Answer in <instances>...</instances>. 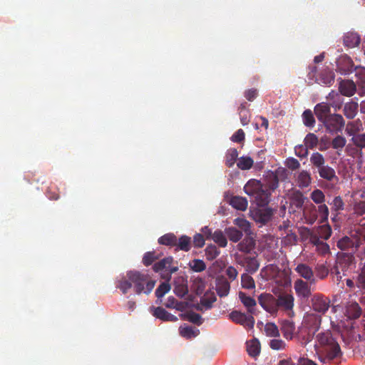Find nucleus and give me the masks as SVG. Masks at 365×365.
<instances>
[{"instance_id":"f257e3e1","label":"nucleus","mask_w":365,"mask_h":365,"mask_svg":"<svg viewBox=\"0 0 365 365\" xmlns=\"http://www.w3.org/2000/svg\"><path fill=\"white\" fill-rule=\"evenodd\" d=\"M183 300L178 301L176 298H160L157 304H162L168 309H175L178 311L185 312L181 314L183 319L190 321L192 323L200 324L202 323L201 317L198 314L190 312L189 310L195 309L198 311H206L212 307L216 298H200V302L195 304V298H182Z\"/></svg>"},{"instance_id":"f03ea898","label":"nucleus","mask_w":365,"mask_h":365,"mask_svg":"<svg viewBox=\"0 0 365 365\" xmlns=\"http://www.w3.org/2000/svg\"><path fill=\"white\" fill-rule=\"evenodd\" d=\"M316 354L320 361L326 363L341 355L340 346L330 331L319 333L314 344Z\"/></svg>"},{"instance_id":"7ed1b4c3","label":"nucleus","mask_w":365,"mask_h":365,"mask_svg":"<svg viewBox=\"0 0 365 365\" xmlns=\"http://www.w3.org/2000/svg\"><path fill=\"white\" fill-rule=\"evenodd\" d=\"M336 246L339 249L342 251H346V253H343L341 255H339L337 258L336 265L334 269L336 273L337 274H340L339 269L342 271L344 269L348 268V267L351 264L354 260V253L358 248V246L354 242V239L350 237H343L341 238L336 244Z\"/></svg>"},{"instance_id":"20e7f679","label":"nucleus","mask_w":365,"mask_h":365,"mask_svg":"<svg viewBox=\"0 0 365 365\" xmlns=\"http://www.w3.org/2000/svg\"><path fill=\"white\" fill-rule=\"evenodd\" d=\"M310 165L314 173L328 182H337L339 178L335 170L327 163V160L323 154L319 152H314L309 158Z\"/></svg>"},{"instance_id":"39448f33","label":"nucleus","mask_w":365,"mask_h":365,"mask_svg":"<svg viewBox=\"0 0 365 365\" xmlns=\"http://www.w3.org/2000/svg\"><path fill=\"white\" fill-rule=\"evenodd\" d=\"M127 277L133 283L135 292L138 295H148L156 283V281L153 279L149 274L139 271H130L127 273Z\"/></svg>"},{"instance_id":"423d86ee","label":"nucleus","mask_w":365,"mask_h":365,"mask_svg":"<svg viewBox=\"0 0 365 365\" xmlns=\"http://www.w3.org/2000/svg\"><path fill=\"white\" fill-rule=\"evenodd\" d=\"M259 302L269 313H274L278 309L291 310L294 305L293 298H259Z\"/></svg>"},{"instance_id":"0eeeda50","label":"nucleus","mask_w":365,"mask_h":365,"mask_svg":"<svg viewBox=\"0 0 365 365\" xmlns=\"http://www.w3.org/2000/svg\"><path fill=\"white\" fill-rule=\"evenodd\" d=\"M317 68L315 66H309L308 76L314 78L316 83L320 85L331 86L334 81V73L329 68H324L317 75Z\"/></svg>"},{"instance_id":"6e6552de","label":"nucleus","mask_w":365,"mask_h":365,"mask_svg":"<svg viewBox=\"0 0 365 365\" xmlns=\"http://www.w3.org/2000/svg\"><path fill=\"white\" fill-rule=\"evenodd\" d=\"M237 262L241 266L244 267L245 270L249 274L255 273L259 267V262L257 258V255L255 252L254 255H240L236 257Z\"/></svg>"},{"instance_id":"1a4fd4ad","label":"nucleus","mask_w":365,"mask_h":365,"mask_svg":"<svg viewBox=\"0 0 365 365\" xmlns=\"http://www.w3.org/2000/svg\"><path fill=\"white\" fill-rule=\"evenodd\" d=\"M323 125L330 133L341 132L345 125V121L342 115L339 114H331L324 123Z\"/></svg>"},{"instance_id":"9d476101","label":"nucleus","mask_w":365,"mask_h":365,"mask_svg":"<svg viewBox=\"0 0 365 365\" xmlns=\"http://www.w3.org/2000/svg\"><path fill=\"white\" fill-rule=\"evenodd\" d=\"M354 63L347 55H341L336 60V71L341 75H349L354 71Z\"/></svg>"},{"instance_id":"9b49d317","label":"nucleus","mask_w":365,"mask_h":365,"mask_svg":"<svg viewBox=\"0 0 365 365\" xmlns=\"http://www.w3.org/2000/svg\"><path fill=\"white\" fill-rule=\"evenodd\" d=\"M229 317L234 322L240 324L248 329L253 328L255 324V319L252 317H248L245 314L237 311L232 312L230 314Z\"/></svg>"},{"instance_id":"f8f14e48","label":"nucleus","mask_w":365,"mask_h":365,"mask_svg":"<svg viewBox=\"0 0 365 365\" xmlns=\"http://www.w3.org/2000/svg\"><path fill=\"white\" fill-rule=\"evenodd\" d=\"M173 258L172 257H165L159 262L154 264L153 266V269L155 272H158L163 269H166L168 271V279L170 278V274L174 273L178 271V267H171V264L173 263Z\"/></svg>"},{"instance_id":"ddd939ff","label":"nucleus","mask_w":365,"mask_h":365,"mask_svg":"<svg viewBox=\"0 0 365 365\" xmlns=\"http://www.w3.org/2000/svg\"><path fill=\"white\" fill-rule=\"evenodd\" d=\"M295 272L302 278L309 282L310 284H314L316 282L312 269L307 264L299 263L294 269Z\"/></svg>"},{"instance_id":"4468645a","label":"nucleus","mask_w":365,"mask_h":365,"mask_svg":"<svg viewBox=\"0 0 365 365\" xmlns=\"http://www.w3.org/2000/svg\"><path fill=\"white\" fill-rule=\"evenodd\" d=\"M290 206L295 209H304L306 203H309V200L303 193L299 190L294 191L289 197Z\"/></svg>"},{"instance_id":"2eb2a0df","label":"nucleus","mask_w":365,"mask_h":365,"mask_svg":"<svg viewBox=\"0 0 365 365\" xmlns=\"http://www.w3.org/2000/svg\"><path fill=\"white\" fill-rule=\"evenodd\" d=\"M303 216L307 224L313 225L318 218L317 207L311 202L306 203L303 209Z\"/></svg>"},{"instance_id":"dca6fc26","label":"nucleus","mask_w":365,"mask_h":365,"mask_svg":"<svg viewBox=\"0 0 365 365\" xmlns=\"http://www.w3.org/2000/svg\"><path fill=\"white\" fill-rule=\"evenodd\" d=\"M339 91L341 95L351 97L356 93V84L352 80H340Z\"/></svg>"},{"instance_id":"f3484780","label":"nucleus","mask_w":365,"mask_h":365,"mask_svg":"<svg viewBox=\"0 0 365 365\" xmlns=\"http://www.w3.org/2000/svg\"><path fill=\"white\" fill-rule=\"evenodd\" d=\"M314 111L319 121L322 123L331 115L330 106L327 103L317 104Z\"/></svg>"},{"instance_id":"a211bd4d","label":"nucleus","mask_w":365,"mask_h":365,"mask_svg":"<svg viewBox=\"0 0 365 365\" xmlns=\"http://www.w3.org/2000/svg\"><path fill=\"white\" fill-rule=\"evenodd\" d=\"M351 236L354 239V242L358 247L365 244V222L359 223L355 226L351 232Z\"/></svg>"},{"instance_id":"6ab92c4d","label":"nucleus","mask_w":365,"mask_h":365,"mask_svg":"<svg viewBox=\"0 0 365 365\" xmlns=\"http://www.w3.org/2000/svg\"><path fill=\"white\" fill-rule=\"evenodd\" d=\"M270 192L263 185L257 190L253 198L258 206L267 205L269 202Z\"/></svg>"},{"instance_id":"aec40b11","label":"nucleus","mask_w":365,"mask_h":365,"mask_svg":"<svg viewBox=\"0 0 365 365\" xmlns=\"http://www.w3.org/2000/svg\"><path fill=\"white\" fill-rule=\"evenodd\" d=\"M310 284L303 281L302 279H297L294 282V289L296 293L299 297H309L311 294Z\"/></svg>"},{"instance_id":"412c9836","label":"nucleus","mask_w":365,"mask_h":365,"mask_svg":"<svg viewBox=\"0 0 365 365\" xmlns=\"http://www.w3.org/2000/svg\"><path fill=\"white\" fill-rule=\"evenodd\" d=\"M304 325L312 331L317 330L321 324V317L317 314H307L304 319Z\"/></svg>"},{"instance_id":"4be33fe9","label":"nucleus","mask_w":365,"mask_h":365,"mask_svg":"<svg viewBox=\"0 0 365 365\" xmlns=\"http://www.w3.org/2000/svg\"><path fill=\"white\" fill-rule=\"evenodd\" d=\"M150 311L152 312L153 316L163 321L174 322L177 321L178 319L176 317L169 314L162 307H151Z\"/></svg>"},{"instance_id":"5701e85b","label":"nucleus","mask_w":365,"mask_h":365,"mask_svg":"<svg viewBox=\"0 0 365 365\" xmlns=\"http://www.w3.org/2000/svg\"><path fill=\"white\" fill-rule=\"evenodd\" d=\"M230 284L225 278H219L216 280L215 289L219 297H226L230 292Z\"/></svg>"},{"instance_id":"b1692460","label":"nucleus","mask_w":365,"mask_h":365,"mask_svg":"<svg viewBox=\"0 0 365 365\" xmlns=\"http://www.w3.org/2000/svg\"><path fill=\"white\" fill-rule=\"evenodd\" d=\"M255 247V241L252 237H246L237 245V249L244 252V255H248L254 250Z\"/></svg>"},{"instance_id":"393cba45","label":"nucleus","mask_w":365,"mask_h":365,"mask_svg":"<svg viewBox=\"0 0 365 365\" xmlns=\"http://www.w3.org/2000/svg\"><path fill=\"white\" fill-rule=\"evenodd\" d=\"M297 182L299 187H307L312 182L311 173L305 170H301L297 175Z\"/></svg>"},{"instance_id":"a878e982","label":"nucleus","mask_w":365,"mask_h":365,"mask_svg":"<svg viewBox=\"0 0 365 365\" xmlns=\"http://www.w3.org/2000/svg\"><path fill=\"white\" fill-rule=\"evenodd\" d=\"M247 106V103L246 102H243L240 104L238 108L240 122L242 125H248L250 121L251 114Z\"/></svg>"},{"instance_id":"bb28decb","label":"nucleus","mask_w":365,"mask_h":365,"mask_svg":"<svg viewBox=\"0 0 365 365\" xmlns=\"http://www.w3.org/2000/svg\"><path fill=\"white\" fill-rule=\"evenodd\" d=\"M360 43V37L356 33L348 32L344 36V44L349 48H354Z\"/></svg>"},{"instance_id":"cd10ccee","label":"nucleus","mask_w":365,"mask_h":365,"mask_svg":"<svg viewBox=\"0 0 365 365\" xmlns=\"http://www.w3.org/2000/svg\"><path fill=\"white\" fill-rule=\"evenodd\" d=\"M229 203L234 208L241 211L246 210L248 205L247 199L240 196H232L230 198Z\"/></svg>"},{"instance_id":"c85d7f7f","label":"nucleus","mask_w":365,"mask_h":365,"mask_svg":"<svg viewBox=\"0 0 365 365\" xmlns=\"http://www.w3.org/2000/svg\"><path fill=\"white\" fill-rule=\"evenodd\" d=\"M359 104L356 102L350 101L344 104L343 113L349 119H353L357 114Z\"/></svg>"},{"instance_id":"c756f323","label":"nucleus","mask_w":365,"mask_h":365,"mask_svg":"<svg viewBox=\"0 0 365 365\" xmlns=\"http://www.w3.org/2000/svg\"><path fill=\"white\" fill-rule=\"evenodd\" d=\"M262 184L255 179L250 180L244 186L245 192L250 197H253L257 190L260 189Z\"/></svg>"},{"instance_id":"7c9ffc66","label":"nucleus","mask_w":365,"mask_h":365,"mask_svg":"<svg viewBox=\"0 0 365 365\" xmlns=\"http://www.w3.org/2000/svg\"><path fill=\"white\" fill-rule=\"evenodd\" d=\"M260 343L257 339H253L247 342V351L252 357H255L260 353Z\"/></svg>"},{"instance_id":"2f4dec72","label":"nucleus","mask_w":365,"mask_h":365,"mask_svg":"<svg viewBox=\"0 0 365 365\" xmlns=\"http://www.w3.org/2000/svg\"><path fill=\"white\" fill-rule=\"evenodd\" d=\"M327 298H313L312 307L313 309L319 312H326L329 306V302L327 300Z\"/></svg>"},{"instance_id":"473e14b6","label":"nucleus","mask_w":365,"mask_h":365,"mask_svg":"<svg viewBox=\"0 0 365 365\" xmlns=\"http://www.w3.org/2000/svg\"><path fill=\"white\" fill-rule=\"evenodd\" d=\"M191 237L182 235L179 239L177 238L175 247L178 250L188 252L191 248Z\"/></svg>"},{"instance_id":"72a5a7b5","label":"nucleus","mask_w":365,"mask_h":365,"mask_svg":"<svg viewBox=\"0 0 365 365\" xmlns=\"http://www.w3.org/2000/svg\"><path fill=\"white\" fill-rule=\"evenodd\" d=\"M282 331L287 339H292L295 331V327L293 322L285 321L282 325Z\"/></svg>"},{"instance_id":"f704fd0d","label":"nucleus","mask_w":365,"mask_h":365,"mask_svg":"<svg viewBox=\"0 0 365 365\" xmlns=\"http://www.w3.org/2000/svg\"><path fill=\"white\" fill-rule=\"evenodd\" d=\"M356 84L362 88H365V67L356 66L354 68Z\"/></svg>"},{"instance_id":"c9c22d12","label":"nucleus","mask_w":365,"mask_h":365,"mask_svg":"<svg viewBox=\"0 0 365 365\" xmlns=\"http://www.w3.org/2000/svg\"><path fill=\"white\" fill-rule=\"evenodd\" d=\"M345 314L349 318L355 319L360 317L361 310L358 304L351 303L346 307Z\"/></svg>"},{"instance_id":"e433bc0d","label":"nucleus","mask_w":365,"mask_h":365,"mask_svg":"<svg viewBox=\"0 0 365 365\" xmlns=\"http://www.w3.org/2000/svg\"><path fill=\"white\" fill-rule=\"evenodd\" d=\"M225 233L229 240L233 242H237L240 241L243 235L242 231L234 227L227 228L225 230Z\"/></svg>"},{"instance_id":"4c0bfd02","label":"nucleus","mask_w":365,"mask_h":365,"mask_svg":"<svg viewBox=\"0 0 365 365\" xmlns=\"http://www.w3.org/2000/svg\"><path fill=\"white\" fill-rule=\"evenodd\" d=\"M238 157V151L236 148H230L225 155V165L228 168L232 167Z\"/></svg>"},{"instance_id":"58836bf2","label":"nucleus","mask_w":365,"mask_h":365,"mask_svg":"<svg viewBox=\"0 0 365 365\" xmlns=\"http://www.w3.org/2000/svg\"><path fill=\"white\" fill-rule=\"evenodd\" d=\"M180 334L182 336L191 339L192 337H195L199 334V330L192 328L189 326H181L179 329Z\"/></svg>"},{"instance_id":"ea45409f","label":"nucleus","mask_w":365,"mask_h":365,"mask_svg":"<svg viewBox=\"0 0 365 365\" xmlns=\"http://www.w3.org/2000/svg\"><path fill=\"white\" fill-rule=\"evenodd\" d=\"M190 269L195 272H201L206 269L205 262L200 259H194L188 263Z\"/></svg>"},{"instance_id":"a19ab883","label":"nucleus","mask_w":365,"mask_h":365,"mask_svg":"<svg viewBox=\"0 0 365 365\" xmlns=\"http://www.w3.org/2000/svg\"><path fill=\"white\" fill-rule=\"evenodd\" d=\"M160 245L175 247L177 242V237L173 233H168L158 239Z\"/></svg>"},{"instance_id":"79ce46f5","label":"nucleus","mask_w":365,"mask_h":365,"mask_svg":"<svg viewBox=\"0 0 365 365\" xmlns=\"http://www.w3.org/2000/svg\"><path fill=\"white\" fill-rule=\"evenodd\" d=\"M277 270L278 267L277 266L274 264H269L261 269L260 274L266 279H269L274 277Z\"/></svg>"},{"instance_id":"37998d69","label":"nucleus","mask_w":365,"mask_h":365,"mask_svg":"<svg viewBox=\"0 0 365 365\" xmlns=\"http://www.w3.org/2000/svg\"><path fill=\"white\" fill-rule=\"evenodd\" d=\"M317 215L319 217V223H327L329 217V208L325 204L319 205L317 207Z\"/></svg>"},{"instance_id":"c03bdc74","label":"nucleus","mask_w":365,"mask_h":365,"mask_svg":"<svg viewBox=\"0 0 365 365\" xmlns=\"http://www.w3.org/2000/svg\"><path fill=\"white\" fill-rule=\"evenodd\" d=\"M254 163V160L252 158L249 156H242L238 159V162L237 163V167L242 170H249L250 169Z\"/></svg>"},{"instance_id":"a18cd8bd","label":"nucleus","mask_w":365,"mask_h":365,"mask_svg":"<svg viewBox=\"0 0 365 365\" xmlns=\"http://www.w3.org/2000/svg\"><path fill=\"white\" fill-rule=\"evenodd\" d=\"M242 287L247 289H254L255 288V283L254 279L250 275L249 273L242 274L241 276Z\"/></svg>"},{"instance_id":"49530a36","label":"nucleus","mask_w":365,"mask_h":365,"mask_svg":"<svg viewBox=\"0 0 365 365\" xmlns=\"http://www.w3.org/2000/svg\"><path fill=\"white\" fill-rule=\"evenodd\" d=\"M304 124L309 128H313L315 125V118L311 110H305L302 113Z\"/></svg>"},{"instance_id":"de8ad7c7","label":"nucleus","mask_w":365,"mask_h":365,"mask_svg":"<svg viewBox=\"0 0 365 365\" xmlns=\"http://www.w3.org/2000/svg\"><path fill=\"white\" fill-rule=\"evenodd\" d=\"M304 145L309 149H314L317 147L319 139L318 137L312 133H308L304 140Z\"/></svg>"},{"instance_id":"09e8293b","label":"nucleus","mask_w":365,"mask_h":365,"mask_svg":"<svg viewBox=\"0 0 365 365\" xmlns=\"http://www.w3.org/2000/svg\"><path fill=\"white\" fill-rule=\"evenodd\" d=\"M212 239L221 247H225L227 245V240L221 230L215 231L212 235Z\"/></svg>"},{"instance_id":"8fccbe9b","label":"nucleus","mask_w":365,"mask_h":365,"mask_svg":"<svg viewBox=\"0 0 365 365\" xmlns=\"http://www.w3.org/2000/svg\"><path fill=\"white\" fill-rule=\"evenodd\" d=\"M205 252L207 259L210 261L215 259L220 253L215 245H208Z\"/></svg>"},{"instance_id":"3c124183","label":"nucleus","mask_w":365,"mask_h":365,"mask_svg":"<svg viewBox=\"0 0 365 365\" xmlns=\"http://www.w3.org/2000/svg\"><path fill=\"white\" fill-rule=\"evenodd\" d=\"M205 289V282L201 278H197L193 281L191 289L195 292L197 295H201Z\"/></svg>"},{"instance_id":"603ef678","label":"nucleus","mask_w":365,"mask_h":365,"mask_svg":"<svg viewBox=\"0 0 365 365\" xmlns=\"http://www.w3.org/2000/svg\"><path fill=\"white\" fill-rule=\"evenodd\" d=\"M331 228L328 224L324 223V225L318 227V235L324 240H328L331 237Z\"/></svg>"},{"instance_id":"864d4df0","label":"nucleus","mask_w":365,"mask_h":365,"mask_svg":"<svg viewBox=\"0 0 365 365\" xmlns=\"http://www.w3.org/2000/svg\"><path fill=\"white\" fill-rule=\"evenodd\" d=\"M264 331L267 336L279 337V331L277 327L274 323H267L264 326Z\"/></svg>"},{"instance_id":"5fc2aeb1","label":"nucleus","mask_w":365,"mask_h":365,"mask_svg":"<svg viewBox=\"0 0 365 365\" xmlns=\"http://www.w3.org/2000/svg\"><path fill=\"white\" fill-rule=\"evenodd\" d=\"M310 197L316 204L322 205L325 201V195L324 192L319 189L313 190L311 193Z\"/></svg>"},{"instance_id":"6e6d98bb","label":"nucleus","mask_w":365,"mask_h":365,"mask_svg":"<svg viewBox=\"0 0 365 365\" xmlns=\"http://www.w3.org/2000/svg\"><path fill=\"white\" fill-rule=\"evenodd\" d=\"M315 273L317 277L320 279L326 278L329 274V269L324 264H317L315 267Z\"/></svg>"},{"instance_id":"4d7b16f0","label":"nucleus","mask_w":365,"mask_h":365,"mask_svg":"<svg viewBox=\"0 0 365 365\" xmlns=\"http://www.w3.org/2000/svg\"><path fill=\"white\" fill-rule=\"evenodd\" d=\"M170 284L168 282H163L155 289V296L163 297L170 290Z\"/></svg>"},{"instance_id":"13d9d810","label":"nucleus","mask_w":365,"mask_h":365,"mask_svg":"<svg viewBox=\"0 0 365 365\" xmlns=\"http://www.w3.org/2000/svg\"><path fill=\"white\" fill-rule=\"evenodd\" d=\"M346 140L341 135L335 137L331 143V145L334 149L341 150L346 145Z\"/></svg>"},{"instance_id":"bf43d9fd","label":"nucleus","mask_w":365,"mask_h":365,"mask_svg":"<svg viewBox=\"0 0 365 365\" xmlns=\"http://www.w3.org/2000/svg\"><path fill=\"white\" fill-rule=\"evenodd\" d=\"M158 256L155 252H147L144 254L143 257V263L145 266H149L153 264L156 259H158Z\"/></svg>"},{"instance_id":"052dcab7","label":"nucleus","mask_w":365,"mask_h":365,"mask_svg":"<svg viewBox=\"0 0 365 365\" xmlns=\"http://www.w3.org/2000/svg\"><path fill=\"white\" fill-rule=\"evenodd\" d=\"M351 141L358 148H365V133H357L351 138Z\"/></svg>"},{"instance_id":"680f3d73","label":"nucleus","mask_w":365,"mask_h":365,"mask_svg":"<svg viewBox=\"0 0 365 365\" xmlns=\"http://www.w3.org/2000/svg\"><path fill=\"white\" fill-rule=\"evenodd\" d=\"M294 153L300 158H307L309 154V148L304 145H296L294 147Z\"/></svg>"},{"instance_id":"e2e57ef3","label":"nucleus","mask_w":365,"mask_h":365,"mask_svg":"<svg viewBox=\"0 0 365 365\" xmlns=\"http://www.w3.org/2000/svg\"><path fill=\"white\" fill-rule=\"evenodd\" d=\"M284 164L292 171L297 170L300 168V163L298 160L292 157L287 158Z\"/></svg>"},{"instance_id":"0e129e2a","label":"nucleus","mask_w":365,"mask_h":365,"mask_svg":"<svg viewBox=\"0 0 365 365\" xmlns=\"http://www.w3.org/2000/svg\"><path fill=\"white\" fill-rule=\"evenodd\" d=\"M274 339L270 340L269 346L271 349L274 350H282L285 349L286 344L282 339H277V337H274Z\"/></svg>"},{"instance_id":"69168bd1","label":"nucleus","mask_w":365,"mask_h":365,"mask_svg":"<svg viewBox=\"0 0 365 365\" xmlns=\"http://www.w3.org/2000/svg\"><path fill=\"white\" fill-rule=\"evenodd\" d=\"M331 210L336 212L344 210V203L342 198L340 196H336L334 198L331 203Z\"/></svg>"},{"instance_id":"338daca9","label":"nucleus","mask_w":365,"mask_h":365,"mask_svg":"<svg viewBox=\"0 0 365 365\" xmlns=\"http://www.w3.org/2000/svg\"><path fill=\"white\" fill-rule=\"evenodd\" d=\"M234 224L235 225H237V227H239L240 228H241L245 232H247L250 229V222L247 220L243 219V218H240V217L236 218L234 220Z\"/></svg>"},{"instance_id":"774afa93","label":"nucleus","mask_w":365,"mask_h":365,"mask_svg":"<svg viewBox=\"0 0 365 365\" xmlns=\"http://www.w3.org/2000/svg\"><path fill=\"white\" fill-rule=\"evenodd\" d=\"M356 286L358 288L365 290V267L357 277Z\"/></svg>"}]
</instances>
